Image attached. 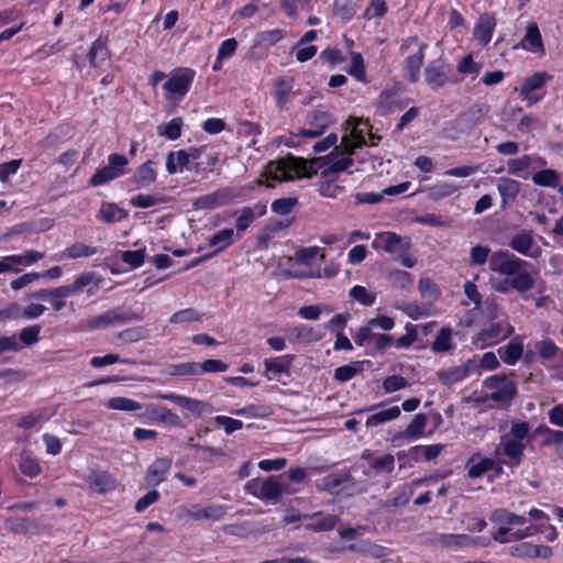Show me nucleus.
<instances>
[{
	"label": "nucleus",
	"mask_w": 563,
	"mask_h": 563,
	"mask_svg": "<svg viewBox=\"0 0 563 563\" xmlns=\"http://www.w3.org/2000/svg\"><path fill=\"white\" fill-rule=\"evenodd\" d=\"M327 166H329V154L314 157L311 161L288 154L285 157L269 161L263 176L274 181H292L302 177L312 178L317 174V169L323 170Z\"/></svg>",
	"instance_id": "nucleus-1"
},
{
	"label": "nucleus",
	"mask_w": 563,
	"mask_h": 563,
	"mask_svg": "<svg viewBox=\"0 0 563 563\" xmlns=\"http://www.w3.org/2000/svg\"><path fill=\"white\" fill-rule=\"evenodd\" d=\"M489 110L490 107L487 103H475L459 114L451 123V130L454 132L452 137L456 139L461 135L471 134L483 122Z\"/></svg>",
	"instance_id": "nucleus-2"
},
{
	"label": "nucleus",
	"mask_w": 563,
	"mask_h": 563,
	"mask_svg": "<svg viewBox=\"0 0 563 563\" xmlns=\"http://www.w3.org/2000/svg\"><path fill=\"white\" fill-rule=\"evenodd\" d=\"M346 143V140H341L340 145L334 146L329 154V166L320 173L322 178L330 179L332 175L347 170L355 162L361 166L366 164L365 158L353 157L351 155V152L345 147Z\"/></svg>",
	"instance_id": "nucleus-3"
},
{
	"label": "nucleus",
	"mask_w": 563,
	"mask_h": 563,
	"mask_svg": "<svg viewBox=\"0 0 563 563\" xmlns=\"http://www.w3.org/2000/svg\"><path fill=\"white\" fill-rule=\"evenodd\" d=\"M484 387L494 389L488 398L495 402L509 406L517 395V385L512 380H508L506 375L496 374L487 377L483 382Z\"/></svg>",
	"instance_id": "nucleus-4"
},
{
	"label": "nucleus",
	"mask_w": 563,
	"mask_h": 563,
	"mask_svg": "<svg viewBox=\"0 0 563 563\" xmlns=\"http://www.w3.org/2000/svg\"><path fill=\"white\" fill-rule=\"evenodd\" d=\"M426 43L419 41L417 36H410L401 44V51H408L410 48L416 49L412 54L407 56L405 60V69L408 73V79L410 82H417L420 76V68L424 59Z\"/></svg>",
	"instance_id": "nucleus-5"
},
{
	"label": "nucleus",
	"mask_w": 563,
	"mask_h": 563,
	"mask_svg": "<svg viewBox=\"0 0 563 563\" xmlns=\"http://www.w3.org/2000/svg\"><path fill=\"white\" fill-rule=\"evenodd\" d=\"M196 71L191 68H179L164 84L168 100H180L188 92Z\"/></svg>",
	"instance_id": "nucleus-6"
},
{
	"label": "nucleus",
	"mask_w": 563,
	"mask_h": 563,
	"mask_svg": "<svg viewBox=\"0 0 563 563\" xmlns=\"http://www.w3.org/2000/svg\"><path fill=\"white\" fill-rule=\"evenodd\" d=\"M141 314L125 311L122 308H114L104 311L99 316L91 317L86 320V327L90 330L101 329L112 325L114 323H126L131 321H140Z\"/></svg>",
	"instance_id": "nucleus-7"
},
{
	"label": "nucleus",
	"mask_w": 563,
	"mask_h": 563,
	"mask_svg": "<svg viewBox=\"0 0 563 563\" xmlns=\"http://www.w3.org/2000/svg\"><path fill=\"white\" fill-rule=\"evenodd\" d=\"M128 164V158L121 154L109 155L108 165L96 170L89 179V185L96 187L117 179Z\"/></svg>",
	"instance_id": "nucleus-8"
},
{
	"label": "nucleus",
	"mask_w": 563,
	"mask_h": 563,
	"mask_svg": "<svg viewBox=\"0 0 563 563\" xmlns=\"http://www.w3.org/2000/svg\"><path fill=\"white\" fill-rule=\"evenodd\" d=\"M528 263L507 250L494 252L489 260L490 269L506 276H515Z\"/></svg>",
	"instance_id": "nucleus-9"
},
{
	"label": "nucleus",
	"mask_w": 563,
	"mask_h": 563,
	"mask_svg": "<svg viewBox=\"0 0 563 563\" xmlns=\"http://www.w3.org/2000/svg\"><path fill=\"white\" fill-rule=\"evenodd\" d=\"M157 397L175 402L179 407L191 412L197 418H200L205 415H211L214 411V408L211 404L203 400L189 398L187 396L177 394H159Z\"/></svg>",
	"instance_id": "nucleus-10"
},
{
	"label": "nucleus",
	"mask_w": 563,
	"mask_h": 563,
	"mask_svg": "<svg viewBox=\"0 0 563 563\" xmlns=\"http://www.w3.org/2000/svg\"><path fill=\"white\" fill-rule=\"evenodd\" d=\"M450 71V66L442 58L432 60L424 69L426 81L432 89H439L451 80Z\"/></svg>",
	"instance_id": "nucleus-11"
},
{
	"label": "nucleus",
	"mask_w": 563,
	"mask_h": 563,
	"mask_svg": "<svg viewBox=\"0 0 563 563\" xmlns=\"http://www.w3.org/2000/svg\"><path fill=\"white\" fill-rule=\"evenodd\" d=\"M85 479L90 489L101 495L115 490L119 485L114 475L108 471L92 470Z\"/></svg>",
	"instance_id": "nucleus-12"
},
{
	"label": "nucleus",
	"mask_w": 563,
	"mask_h": 563,
	"mask_svg": "<svg viewBox=\"0 0 563 563\" xmlns=\"http://www.w3.org/2000/svg\"><path fill=\"white\" fill-rule=\"evenodd\" d=\"M172 467V460L169 457H159L155 460L146 471L144 481L146 486H157L164 479L166 474Z\"/></svg>",
	"instance_id": "nucleus-13"
},
{
	"label": "nucleus",
	"mask_w": 563,
	"mask_h": 563,
	"mask_svg": "<svg viewBox=\"0 0 563 563\" xmlns=\"http://www.w3.org/2000/svg\"><path fill=\"white\" fill-rule=\"evenodd\" d=\"M551 79H552V76L548 75L547 73H541V71L533 73L531 76H529L525 79V81L519 90L520 96L523 99L530 100L532 102H538L541 99V97L533 98V97H530V93L536 90L541 89L545 85V82Z\"/></svg>",
	"instance_id": "nucleus-14"
},
{
	"label": "nucleus",
	"mask_w": 563,
	"mask_h": 563,
	"mask_svg": "<svg viewBox=\"0 0 563 563\" xmlns=\"http://www.w3.org/2000/svg\"><path fill=\"white\" fill-rule=\"evenodd\" d=\"M514 328L510 325L505 327L500 322L492 323L488 328L482 330L478 334V340L485 345H492L510 336Z\"/></svg>",
	"instance_id": "nucleus-15"
},
{
	"label": "nucleus",
	"mask_w": 563,
	"mask_h": 563,
	"mask_svg": "<svg viewBox=\"0 0 563 563\" xmlns=\"http://www.w3.org/2000/svg\"><path fill=\"white\" fill-rule=\"evenodd\" d=\"M474 367L475 364L472 361H467L460 366H453L448 369L440 371L437 376L441 384L449 386L467 377Z\"/></svg>",
	"instance_id": "nucleus-16"
},
{
	"label": "nucleus",
	"mask_w": 563,
	"mask_h": 563,
	"mask_svg": "<svg viewBox=\"0 0 563 563\" xmlns=\"http://www.w3.org/2000/svg\"><path fill=\"white\" fill-rule=\"evenodd\" d=\"M497 190L501 197V208L506 209L519 195L520 183L512 178L501 177L497 181Z\"/></svg>",
	"instance_id": "nucleus-17"
},
{
	"label": "nucleus",
	"mask_w": 563,
	"mask_h": 563,
	"mask_svg": "<svg viewBox=\"0 0 563 563\" xmlns=\"http://www.w3.org/2000/svg\"><path fill=\"white\" fill-rule=\"evenodd\" d=\"M496 26V19L488 14H481L474 29V36L481 45H487L492 38L494 29Z\"/></svg>",
	"instance_id": "nucleus-18"
},
{
	"label": "nucleus",
	"mask_w": 563,
	"mask_h": 563,
	"mask_svg": "<svg viewBox=\"0 0 563 563\" xmlns=\"http://www.w3.org/2000/svg\"><path fill=\"white\" fill-rule=\"evenodd\" d=\"M351 487L354 484V478L349 472L331 473L322 478V489L330 494H338L341 486Z\"/></svg>",
	"instance_id": "nucleus-19"
},
{
	"label": "nucleus",
	"mask_w": 563,
	"mask_h": 563,
	"mask_svg": "<svg viewBox=\"0 0 563 563\" xmlns=\"http://www.w3.org/2000/svg\"><path fill=\"white\" fill-rule=\"evenodd\" d=\"M229 194L224 190L214 191L201 197H198L192 206L195 209H214L224 206L229 202Z\"/></svg>",
	"instance_id": "nucleus-20"
},
{
	"label": "nucleus",
	"mask_w": 563,
	"mask_h": 563,
	"mask_svg": "<svg viewBox=\"0 0 563 563\" xmlns=\"http://www.w3.org/2000/svg\"><path fill=\"white\" fill-rule=\"evenodd\" d=\"M285 489L286 488L277 481L275 476H268L261 484V493L258 494V499L277 503Z\"/></svg>",
	"instance_id": "nucleus-21"
},
{
	"label": "nucleus",
	"mask_w": 563,
	"mask_h": 563,
	"mask_svg": "<svg viewBox=\"0 0 563 563\" xmlns=\"http://www.w3.org/2000/svg\"><path fill=\"white\" fill-rule=\"evenodd\" d=\"M499 451L509 457L510 461L507 463L509 466H518L521 463L525 444L516 440H507L500 443L499 448L496 450V454H498Z\"/></svg>",
	"instance_id": "nucleus-22"
},
{
	"label": "nucleus",
	"mask_w": 563,
	"mask_h": 563,
	"mask_svg": "<svg viewBox=\"0 0 563 563\" xmlns=\"http://www.w3.org/2000/svg\"><path fill=\"white\" fill-rule=\"evenodd\" d=\"M401 104L397 99V90L394 88L383 90L377 100L376 109L380 115H387Z\"/></svg>",
	"instance_id": "nucleus-23"
},
{
	"label": "nucleus",
	"mask_w": 563,
	"mask_h": 563,
	"mask_svg": "<svg viewBox=\"0 0 563 563\" xmlns=\"http://www.w3.org/2000/svg\"><path fill=\"white\" fill-rule=\"evenodd\" d=\"M155 163L153 161H146L144 164L139 166L131 181L139 187H147L156 181V172L154 169Z\"/></svg>",
	"instance_id": "nucleus-24"
},
{
	"label": "nucleus",
	"mask_w": 563,
	"mask_h": 563,
	"mask_svg": "<svg viewBox=\"0 0 563 563\" xmlns=\"http://www.w3.org/2000/svg\"><path fill=\"white\" fill-rule=\"evenodd\" d=\"M521 45L526 49L544 53L542 36L537 23H529L527 25Z\"/></svg>",
	"instance_id": "nucleus-25"
},
{
	"label": "nucleus",
	"mask_w": 563,
	"mask_h": 563,
	"mask_svg": "<svg viewBox=\"0 0 563 563\" xmlns=\"http://www.w3.org/2000/svg\"><path fill=\"white\" fill-rule=\"evenodd\" d=\"M129 212L112 202H102L99 209L98 218L104 223L121 221L128 217Z\"/></svg>",
	"instance_id": "nucleus-26"
},
{
	"label": "nucleus",
	"mask_w": 563,
	"mask_h": 563,
	"mask_svg": "<svg viewBox=\"0 0 563 563\" xmlns=\"http://www.w3.org/2000/svg\"><path fill=\"white\" fill-rule=\"evenodd\" d=\"M427 426V416L424 413H418L415 416L412 421L407 426V428L397 433L393 441L401 438H420L423 434L424 428Z\"/></svg>",
	"instance_id": "nucleus-27"
},
{
	"label": "nucleus",
	"mask_w": 563,
	"mask_h": 563,
	"mask_svg": "<svg viewBox=\"0 0 563 563\" xmlns=\"http://www.w3.org/2000/svg\"><path fill=\"white\" fill-rule=\"evenodd\" d=\"M88 59L92 67H100L109 58L107 43L102 38H97L88 52Z\"/></svg>",
	"instance_id": "nucleus-28"
},
{
	"label": "nucleus",
	"mask_w": 563,
	"mask_h": 563,
	"mask_svg": "<svg viewBox=\"0 0 563 563\" xmlns=\"http://www.w3.org/2000/svg\"><path fill=\"white\" fill-rule=\"evenodd\" d=\"M150 408V412L152 413V416L163 421L164 423L173 427H184L183 420L179 418L178 415L174 413L170 409L161 405H151Z\"/></svg>",
	"instance_id": "nucleus-29"
},
{
	"label": "nucleus",
	"mask_w": 563,
	"mask_h": 563,
	"mask_svg": "<svg viewBox=\"0 0 563 563\" xmlns=\"http://www.w3.org/2000/svg\"><path fill=\"white\" fill-rule=\"evenodd\" d=\"M532 181L537 186L556 188L560 184V174L551 168L542 169L533 174Z\"/></svg>",
	"instance_id": "nucleus-30"
},
{
	"label": "nucleus",
	"mask_w": 563,
	"mask_h": 563,
	"mask_svg": "<svg viewBox=\"0 0 563 563\" xmlns=\"http://www.w3.org/2000/svg\"><path fill=\"white\" fill-rule=\"evenodd\" d=\"M453 330L449 327L441 328L431 343V350L434 353L449 352L452 349Z\"/></svg>",
	"instance_id": "nucleus-31"
},
{
	"label": "nucleus",
	"mask_w": 563,
	"mask_h": 563,
	"mask_svg": "<svg viewBox=\"0 0 563 563\" xmlns=\"http://www.w3.org/2000/svg\"><path fill=\"white\" fill-rule=\"evenodd\" d=\"M276 103L279 109H283L289 100L292 89L291 80L284 77H278L274 81Z\"/></svg>",
	"instance_id": "nucleus-32"
},
{
	"label": "nucleus",
	"mask_w": 563,
	"mask_h": 563,
	"mask_svg": "<svg viewBox=\"0 0 563 563\" xmlns=\"http://www.w3.org/2000/svg\"><path fill=\"white\" fill-rule=\"evenodd\" d=\"M165 374L169 376H197L199 375L198 362L170 364L165 369Z\"/></svg>",
	"instance_id": "nucleus-33"
},
{
	"label": "nucleus",
	"mask_w": 563,
	"mask_h": 563,
	"mask_svg": "<svg viewBox=\"0 0 563 563\" xmlns=\"http://www.w3.org/2000/svg\"><path fill=\"white\" fill-rule=\"evenodd\" d=\"M74 283L76 285L78 292L82 291V289L85 287H88L89 285L95 284L96 289H92V288L87 289L88 296H93L96 294V290L99 288V286L101 284V278L95 272H87V273H82L79 276H77L76 279L74 280Z\"/></svg>",
	"instance_id": "nucleus-34"
},
{
	"label": "nucleus",
	"mask_w": 563,
	"mask_h": 563,
	"mask_svg": "<svg viewBox=\"0 0 563 563\" xmlns=\"http://www.w3.org/2000/svg\"><path fill=\"white\" fill-rule=\"evenodd\" d=\"M437 542L443 547H470L473 544V540L467 534H451L441 533L435 538Z\"/></svg>",
	"instance_id": "nucleus-35"
},
{
	"label": "nucleus",
	"mask_w": 563,
	"mask_h": 563,
	"mask_svg": "<svg viewBox=\"0 0 563 563\" xmlns=\"http://www.w3.org/2000/svg\"><path fill=\"white\" fill-rule=\"evenodd\" d=\"M356 12L355 0H334L333 14L334 16L347 21L351 20Z\"/></svg>",
	"instance_id": "nucleus-36"
},
{
	"label": "nucleus",
	"mask_w": 563,
	"mask_h": 563,
	"mask_svg": "<svg viewBox=\"0 0 563 563\" xmlns=\"http://www.w3.org/2000/svg\"><path fill=\"white\" fill-rule=\"evenodd\" d=\"M533 245V238L531 233L528 232H520L512 236V239L509 242V246L523 255H528L529 251L531 250Z\"/></svg>",
	"instance_id": "nucleus-37"
},
{
	"label": "nucleus",
	"mask_w": 563,
	"mask_h": 563,
	"mask_svg": "<svg viewBox=\"0 0 563 563\" xmlns=\"http://www.w3.org/2000/svg\"><path fill=\"white\" fill-rule=\"evenodd\" d=\"M295 340L303 343H311L320 341L323 336L322 332L318 329L308 325H299L292 330Z\"/></svg>",
	"instance_id": "nucleus-38"
},
{
	"label": "nucleus",
	"mask_w": 563,
	"mask_h": 563,
	"mask_svg": "<svg viewBox=\"0 0 563 563\" xmlns=\"http://www.w3.org/2000/svg\"><path fill=\"white\" fill-rule=\"evenodd\" d=\"M492 520L499 525H523L527 522L525 516L512 514L504 508L496 509L493 512Z\"/></svg>",
	"instance_id": "nucleus-39"
},
{
	"label": "nucleus",
	"mask_w": 563,
	"mask_h": 563,
	"mask_svg": "<svg viewBox=\"0 0 563 563\" xmlns=\"http://www.w3.org/2000/svg\"><path fill=\"white\" fill-rule=\"evenodd\" d=\"M400 416V408L397 406L390 407L388 409L378 411L372 416H369L366 420L367 427H376L386 421L396 419Z\"/></svg>",
	"instance_id": "nucleus-40"
},
{
	"label": "nucleus",
	"mask_w": 563,
	"mask_h": 563,
	"mask_svg": "<svg viewBox=\"0 0 563 563\" xmlns=\"http://www.w3.org/2000/svg\"><path fill=\"white\" fill-rule=\"evenodd\" d=\"M299 203L298 197H284L275 199L272 202V211L278 216H288L292 212L294 208Z\"/></svg>",
	"instance_id": "nucleus-41"
},
{
	"label": "nucleus",
	"mask_w": 563,
	"mask_h": 563,
	"mask_svg": "<svg viewBox=\"0 0 563 563\" xmlns=\"http://www.w3.org/2000/svg\"><path fill=\"white\" fill-rule=\"evenodd\" d=\"M167 198L161 195H137L130 199V205L135 208H150L167 202Z\"/></svg>",
	"instance_id": "nucleus-42"
},
{
	"label": "nucleus",
	"mask_w": 563,
	"mask_h": 563,
	"mask_svg": "<svg viewBox=\"0 0 563 563\" xmlns=\"http://www.w3.org/2000/svg\"><path fill=\"white\" fill-rule=\"evenodd\" d=\"M108 408L120 411H136L142 405L126 397H112L107 402Z\"/></svg>",
	"instance_id": "nucleus-43"
},
{
	"label": "nucleus",
	"mask_w": 563,
	"mask_h": 563,
	"mask_svg": "<svg viewBox=\"0 0 563 563\" xmlns=\"http://www.w3.org/2000/svg\"><path fill=\"white\" fill-rule=\"evenodd\" d=\"M233 235H234L233 229H229V228L223 229V230L217 232L216 234H213L209 239V245L217 246V250L219 252H221L225 247H228L229 245H231L233 243Z\"/></svg>",
	"instance_id": "nucleus-44"
},
{
	"label": "nucleus",
	"mask_w": 563,
	"mask_h": 563,
	"mask_svg": "<svg viewBox=\"0 0 563 563\" xmlns=\"http://www.w3.org/2000/svg\"><path fill=\"white\" fill-rule=\"evenodd\" d=\"M523 346L519 342L510 341L505 347L500 355L503 362L509 365H515L521 357Z\"/></svg>",
	"instance_id": "nucleus-45"
},
{
	"label": "nucleus",
	"mask_w": 563,
	"mask_h": 563,
	"mask_svg": "<svg viewBox=\"0 0 563 563\" xmlns=\"http://www.w3.org/2000/svg\"><path fill=\"white\" fill-rule=\"evenodd\" d=\"M97 247L86 245L80 242H76L66 249L64 256L75 260L79 257L92 256L97 253Z\"/></svg>",
	"instance_id": "nucleus-46"
},
{
	"label": "nucleus",
	"mask_w": 563,
	"mask_h": 563,
	"mask_svg": "<svg viewBox=\"0 0 563 563\" xmlns=\"http://www.w3.org/2000/svg\"><path fill=\"white\" fill-rule=\"evenodd\" d=\"M341 140H346L345 147L351 152V155L354 157L356 155V150L367 145L363 131L353 130L350 135L342 136Z\"/></svg>",
	"instance_id": "nucleus-47"
},
{
	"label": "nucleus",
	"mask_w": 563,
	"mask_h": 563,
	"mask_svg": "<svg viewBox=\"0 0 563 563\" xmlns=\"http://www.w3.org/2000/svg\"><path fill=\"white\" fill-rule=\"evenodd\" d=\"M509 285L512 289L523 292L534 286V280L529 273H518L509 280Z\"/></svg>",
	"instance_id": "nucleus-48"
},
{
	"label": "nucleus",
	"mask_w": 563,
	"mask_h": 563,
	"mask_svg": "<svg viewBox=\"0 0 563 563\" xmlns=\"http://www.w3.org/2000/svg\"><path fill=\"white\" fill-rule=\"evenodd\" d=\"M222 530L225 534L236 536L240 538H249L254 532L250 522L225 525Z\"/></svg>",
	"instance_id": "nucleus-49"
},
{
	"label": "nucleus",
	"mask_w": 563,
	"mask_h": 563,
	"mask_svg": "<svg viewBox=\"0 0 563 563\" xmlns=\"http://www.w3.org/2000/svg\"><path fill=\"white\" fill-rule=\"evenodd\" d=\"M456 186L449 183H442L428 188V195L433 200H440L454 194Z\"/></svg>",
	"instance_id": "nucleus-50"
},
{
	"label": "nucleus",
	"mask_w": 563,
	"mask_h": 563,
	"mask_svg": "<svg viewBox=\"0 0 563 563\" xmlns=\"http://www.w3.org/2000/svg\"><path fill=\"white\" fill-rule=\"evenodd\" d=\"M117 336L125 343H134L145 339L147 336V332L143 327H134L120 331Z\"/></svg>",
	"instance_id": "nucleus-51"
},
{
	"label": "nucleus",
	"mask_w": 563,
	"mask_h": 563,
	"mask_svg": "<svg viewBox=\"0 0 563 563\" xmlns=\"http://www.w3.org/2000/svg\"><path fill=\"white\" fill-rule=\"evenodd\" d=\"M20 470L24 475L34 477L40 473L41 466L38 462L29 454H22Z\"/></svg>",
	"instance_id": "nucleus-52"
},
{
	"label": "nucleus",
	"mask_w": 563,
	"mask_h": 563,
	"mask_svg": "<svg viewBox=\"0 0 563 563\" xmlns=\"http://www.w3.org/2000/svg\"><path fill=\"white\" fill-rule=\"evenodd\" d=\"M145 249H140L135 251H124L121 254V260L129 264L133 268L140 267L145 261Z\"/></svg>",
	"instance_id": "nucleus-53"
},
{
	"label": "nucleus",
	"mask_w": 563,
	"mask_h": 563,
	"mask_svg": "<svg viewBox=\"0 0 563 563\" xmlns=\"http://www.w3.org/2000/svg\"><path fill=\"white\" fill-rule=\"evenodd\" d=\"M395 465V457L391 454H385L380 457H376L372 460L369 466L376 473L378 472H387L391 473Z\"/></svg>",
	"instance_id": "nucleus-54"
},
{
	"label": "nucleus",
	"mask_w": 563,
	"mask_h": 563,
	"mask_svg": "<svg viewBox=\"0 0 563 563\" xmlns=\"http://www.w3.org/2000/svg\"><path fill=\"white\" fill-rule=\"evenodd\" d=\"M350 297L364 306H372L375 302V295L369 294L363 286H354L349 292Z\"/></svg>",
	"instance_id": "nucleus-55"
},
{
	"label": "nucleus",
	"mask_w": 563,
	"mask_h": 563,
	"mask_svg": "<svg viewBox=\"0 0 563 563\" xmlns=\"http://www.w3.org/2000/svg\"><path fill=\"white\" fill-rule=\"evenodd\" d=\"M199 375L203 373H220L225 372L229 365L220 360H205L203 362H198Z\"/></svg>",
	"instance_id": "nucleus-56"
},
{
	"label": "nucleus",
	"mask_w": 563,
	"mask_h": 563,
	"mask_svg": "<svg viewBox=\"0 0 563 563\" xmlns=\"http://www.w3.org/2000/svg\"><path fill=\"white\" fill-rule=\"evenodd\" d=\"M200 319V314L194 308H187L180 311L175 312L170 318V323H185V322H194Z\"/></svg>",
	"instance_id": "nucleus-57"
},
{
	"label": "nucleus",
	"mask_w": 563,
	"mask_h": 563,
	"mask_svg": "<svg viewBox=\"0 0 563 563\" xmlns=\"http://www.w3.org/2000/svg\"><path fill=\"white\" fill-rule=\"evenodd\" d=\"M214 422L217 426L223 427L227 434H231L243 428V422L241 420L227 416H217L214 418Z\"/></svg>",
	"instance_id": "nucleus-58"
},
{
	"label": "nucleus",
	"mask_w": 563,
	"mask_h": 563,
	"mask_svg": "<svg viewBox=\"0 0 563 563\" xmlns=\"http://www.w3.org/2000/svg\"><path fill=\"white\" fill-rule=\"evenodd\" d=\"M255 219V212L251 207H244L240 211V216L236 219V230L238 232H244L251 225V223Z\"/></svg>",
	"instance_id": "nucleus-59"
},
{
	"label": "nucleus",
	"mask_w": 563,
	"mask_h": 563,
	"mask_svg": "<svg viewBox=\"0 0 563 563\" xmlns=\"http://www.w3.org/2000/svg\"><path fill=\"white\" fill-rule=\"evenodd\" d=\"M352 65L349 68L347 73L355 77L357 80L363 81L365 79V69L363 57L360 53H352Z\"/></svg>",
	"instance_id": "nucleus-60"
},
{
	"label": "nucleus",
	"mask_w": 563,
	"mask_h": 563,
	"mask_svg": "<svg viewBox=\"0 0 563 563\" xmlns=\"http://www.w3.org/2000/svg\"><path fill=\"white\" fill-rule=\"evenodd\" d=\"M495 462L492 459H482L478 463L473 464L467 472V475L472 478L481 477L484 473L493 470Z\"/></svg>",
	"instance_id": "nucleus-61"
},
{
	"label": "nucleus",
	"mask_w": 563,
	"mask_h": 563,
	"mask_svg": "<svg viewBox=\"0 0 563 563\" xmlns=\"http://www.w3.org/2000/svg\"><path fill=\"white\" fill-rule=\"evenodd\" d=\"M532 163V157L530 155H523L518 158H512L508 161V174L510 175H519L520 172L527 169Z\"/></svg>",
	"instance_id": "nucleus-62"
},
{
	"label": "nucleus",
	"mask_w": 563,
	"mask_h": 563,
	"mask_svg": "<svg viewBox=\"0 0 563 563\" xmlns=\"http://www.w3.org/2000/svg\"><path fill=\"white\" fill-rule=\"evenodd\" d=\"M183 120L175 118L169 121L165 126L164 131H159L161 135H165L169 140H177L181 135Z\"/></svg>",
	"instance_id": "nucleus-63"
},
{
	"label": "nucleus",
	"mask_w": 563,
	"mask_h": 563,
	"mask_svg": "<svg viewBox=\"0 0 563 563\" xmlns=\"http://www.w3.org/2000/svg\"><path fill=\"white\" fill-rule=\"evenodd\" d=\"M538 432H542V433L544 432L548 434V438H545L541 443L543 446H549L552 444H556L558 446H561V444H563V431L562 430H553V429H550L549 427H540L538 429Z\"/></svg>",
	"instance_id": "nucleus-64"
}]
</instances>
